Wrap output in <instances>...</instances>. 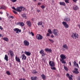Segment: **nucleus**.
<instances>
[{
    "mask_svg": "<svg viewBox=\"0 0 80 80\" xmlns=\"http://www.w3.org/2000/svg\"><path fill=\"white\" fill-rule=\"evenodd\" d=\"M36 38L38 40H40L43 39V37L41 35L38 34L37 35Z\"/></svg>",
    "mask_w": 80,
    "mask_h": 80,
    "instance_id": "3",
    "label": "nucleus"
},
{
    "mask_svg": "<svg viewBox=\"0 0 80 80\" xmlns=\"http://www.w3.org/2000/svg\"><path fill=\"white\" fill-rule=\"evenodd\" d=\"M49 65L51 67H54L55 66V63L53 61H50L49 62Z\"/></svg>",
    "mask_w": 80,
    "mask_h": 80,
    "instance_id": "7",
    "label": "nucleus"
},
{
    "mask_svg": "<svg viewBox=\"0 0 80 80\" xmlns=\"http://www.w3.org/2000/svg\"><path fill=\"white\" fill-rule=\"evenodd\" d=\"M26 24L29 27L32 26V23L30 21H27L26 22Z\"/></svg>",
    "mask_w": 80,
    "mask_h": 80,
    "instance_id": "12",
    "label": "nucleus"
},
{
    "mask_svg": "<svg viewBox=\"0 0 80 80\" xmlns=\"http://www.w3.org/2000/svg\"><path fill=\"white\" fill-rule=\"evenodd\" d=\"M42 21H41L40 22H38V25L39 26V25H42Z\"/></svg>",
    "mask_w": 80,
    "mask_h": 80,
    "instance_id": "28",
    "label": "nucleus"
},
{
    "mask_svg": "<svg viewBox=\"0 0 80 80\" xmlns=\"http://www.w3.org/2000/svg\"><path fill=\"white\" fill-rule=\"evenodd\" d=\"M14 31L16 32V33H18L21 32V30L19 29L18 28H15L13 29Z\"/></svg>",
    "mask_w": 80,
    "mask_h": 80,
    "instance_id": "4",
    "label": "nucleus"
},
{
    "mask_svg": "<svg viewBox=\"0 0 80 80\" xmlns=\"http://www.w3.org/2000/svg\"><path fill=\"white\" fill-rule=\"evenodd\" d=\"M62 48H65L66 49H68V45L66 44H65L64 45H63L62 46Z\"/></svg>",
    "mask_w": 80,
    "mask_h": 80,
    "instance_id": "19",
    "label": "nucleus"
},
{
    "mask_svg": "<svg viewBox=\"0 0 80 80\" xmlns=\"http://www.w3.org/2000/svg\"><path fill=\"white\" fill-rule=\"evenodd\" d=\"M53 33L55 35V36H58V30L57 29H53L52 31Z\"/></svg>",
    "mask_w": 80,
    "mask_h": 80,
    "instance_id": "8",
    "label": "nucleus"
},
{
    "mask_svg": "<svg viewBox=\"0 0 80 80\" xmlns=\"http://www.w3.org/2000/svg\"><path fill=\"white\" fill-rule=\"evenodd\" d=\"M3 39L4 41H5L7 42L9 40L8 39V38H6V37L3 38Z\"/></svg>",
    "mask_w": 80,
    "mask_h": 80,
    "instance_id": "26",
    "label": "nucleus"
},
{
    "mask_svg": "<svg viewBox=\"0 0 80 80\" xmlns=\"http://www.w3.org/2000/svg\"><path fill=\"white\" fill-rule=\"evenodd\" d=\"M0 29H1V30H3V28L2 26H0Z\"/></svg>",
    "mask_w": 80,
    "mask_h": 80,
    "instance_id": "47",
    "label": "nucleus"
},
{
    "mask_svg": "<svg viewBox=\"0 0 80 80\" xmlns=\"http://www.w3.org/2000/svg\"><path fill=\"white\" fill-rule=\"evenodd\" d=\"M26 56L24 54H22V59H24V60H26Z\"/></svg>",
    "mask_w": 80,
    "mask_h": 80,
    "instance_id": "25",
    "label": "nucleus"
},
{
    "mask_svg": "<svg viewBox=\"0 0 80 80\" xmlns=\"http://www.w3.org/2000/svg\"><path fill=\"white\" fill-rule=\"evenodd\" d=\"M68 78L70 80H73L72 78L70 76Z\"/></svg>",
    "mask_w": 80,
    "mask_h": 80,
    "instance_id": "37",
    "label": "nucleus"
},
{
    "mask_svg": "<svg viewBox=\"0 0 80 80\" xmlns=\"http://www.w3.org/2000/svg\"><path fill=\"white\" fill-rule=\"evenodd\" d=\"M22 17L23 18H24L25 19H26L27 18V17L25 15V14L24 13L22 14Z\"/></svg>",
    "mask_w": 80,
    "mask_h": 80,
    "instance_id": "30",
    "label": "nucleus"
},
{
    "mask_svg": "<svg viewBox=\"0 0 80 80\" xmlns=\"http://www.w3.org/2000/svg\"><path fill=\"white\" fill-rule=\"evenodd\" d=\"M10 53V56L11 57H12L14 56V54L13 51H12L11 50H9L8 51Z\"/></svg>",
    "mask_w": 80,
    "mask_h": 80,
    "instance_id": "11",
    "label": "nucleus"
},
{
    "mask_svg": "<svg viewBox=\"0 0 80 80\" xmlns=\"http://www.w3.org/2000/svg\"><path fill=\"white\" fill-rule=\"evenodd\" d=\"M41 8L42 9H44L45 8V6L44 5H42L41 6Z\"/></svg>",
    "mask_w": 80,
    "mask_h": 80,
    "instance_id": "38",
    "label": "nucleus"
},
{
    "mask_svg": "<svg viewBox=\"0 0 80 80\" xmlns=\"http://www.w3.org/2000/svg\"><path fill=\"white\" fill-rule=\"evenodd\" d=\"M74 70H75L73 71V72L74 73H75V74H78L79 73V72L78 71V69L76 68H75Z\"/></svg>",
    "mask_w": 80,
    "mask_h": 80,
    "instance_id": "6",
    "label": "nucleus"
},
{
    "mask_svg": "<svg viewBox=\"0 0 80 80\" xmlns=\"http://www.w3.org/2000/svg\"><path fill=\"white\" fill-rule=\"evenodd\" d=\"M2 19L1 18H0V20H2Z\"/></svg>",
    "mask_w": 80,
    "mask_h": 80,
    "instance_id": "62",
    "label": "nucleus"
},
{
    "mask_svg": "<svg viewBox=\"0 0 80 80\" xmlns=\"http://www.w3.org/2000/svg\"><path fill=\"white\" fill-rule=\"evenodd\" d=\"M69 64L70 66L72 65L71 62H69Z\"/></svg>",
    "mask_w": 80,
    "mask_h": 80,
    "instance_id": "56",
    "label": "nucleus"
},
{
    "mask_svg": "<svg viewBox=\"0 0 80 80\" xmlns=\"http://www.w3.org/2000/svg\"><path fill=\"white\" fill-rule=\"evenodd\" d=\"M41 3H40V2H38V5H40L41 4Z\"/></svg>",
    "mask_w": 80,
    "mask_h": 80,
    "instance_id": "52",
    "label": "nucleus"
},
{
    "mask_svg": "<svg viewBox=\"0 0 80 80\" xmlns=\"http://www.w3.org/2000/svg\"><path fill=\"white\" fill-rule=\"evenodd\" d=\"M37 12H40V10H38V9L37 10Z\"/></svg>",
    "mask_w": 80,
    "mask_h": 80,
    "instance_id": "50",
    "label": "nucleus"
},
{
    "mask_svg": "<svg viewBox=\"0 0 80 80\" xmlns=\"http://www.w3.org/2000/svg\"><path fill=\"white\" fill-rule=\"evenodd\" d=\"M32 72L34 74V73H37L38 72L37 71H36V70H32Z\"/></svg>",
    "mask_w": 80,
    "mask_h": 80,
    "instance_id": "29",
    "label": "nucleus"
},
{
    "mask_svg": "<svg viewBox=\"0 0 80 80\" xmlns=\"http://www.w3.org/2000/svg\"><path fill=\"white\" fill-rule=\"evenodd\" d=\"M76 66L78 67V68L79 67V65H78V63H77L76 64Z\"/></svg>",
    "mask_w": 80,
    "mask_h": 80,
    "instance_id": "51",
    "label": "nucleus"
},
{
    "mask_svg": "<svg viewBox=\"0 0 80 80\" xmlns=\"http://www.w3.org/2000/svg\"><path fill=\"white\" fill-rule=\"evenodd\" d=\"M10 53L9 52V53H8V55H10Z\"/></svg>",
    "mask_w": 80,
    "mask_h": 80,
    "instance_id": "59",
    "label": "nucleus"
},
{
    "mask_svg": "<svg viewBox=\"0 0 80 80\" xmlns=\"http://www.w3.org/2000/svg\"><path fill=\"white\" fill-rule=\"evenodd\" d=\"M15 59L16 61H18V62H20V60L19 58H18L17 56H15Z\"/></svg>",
    "mask_w": 80,
    "mask_h": 80,
    "instance_id": "22",
    "label": "nucleus"
},
{
    "mask_svg": "<svg viewBox=\"0 0 80 80\" xmlns=\"http://www.w3.org/2000/svg\"><path fill=\"white\" fill-rule=\"evenodd\" d=\"M77 62L76 61H74L73 62V66L74 67H76V65H77Z\"/></svg>",
    "mask_w": 80,
    "mask_h": 80,
    "instance_id": "33",
    "label": "nucleus"
},
{
    "mask_svg": "<svg viewBox=\"0 0 80 80\" xmlns=\"http://www.w3.org/2000/svg\"><path fill=\"white\" fill-rule=\"evenodd\" d=\"M51 69L53 70H55L56 69V68L55 67H51Z\"/></svg>",
    "mask_w": 80,
    "mask_h": 80,
    "instance_id": "32",
    "label": "nucleus"
},
{
    "mask_svg": "<svg viewBox=\"0 0 80 80\" xmlns=\"http://www.w3.org/2000/svg\"><path fill=\"white\" fill-rule=\"evenodd\" d=\"M69 0H65L64 1L66 3H69Z\"/></svg>",
    "mask_w": 80,
    "mask_h": 80,
    "instance_id": "40",
    "label": "nucleus"
},
{
    "mask_svg": "<svg viewBox=\"0 0 80 80\" xmlns=\"http://www.w3.org/2000/svg\"><path fill=\"white\" fill-rule=\"evenodd\" d=\"M70 76H71V78H72V77L73 78V76L72 75H70Z\"/></svg>",
    "mask_w": 80,
    "mask_h": 80,
    "instance_id": "57",
    "label": "nucleus"
},
{
    "mask_svg": "<svg viewBox=\"0 0 80 80\" xmlns=\"http://www.w3.org/2000/svg\"><path fill=\"white\" fill-rule=\"evenodd\" d=\"M20 9H20L22 10V9L23 7H20Z\"/></svg>",
    "mask_w": 80,
    "mask_h": 80,
    "instance_id": "55",
    "label": "nucleus"
},
{
    "mask_svg": "<svg viewBox=\"0 0 80 80\" xmlns=\"http://www.w3.org/2000/svg\"><path fill=\"white\" fill-rule=\"evenodd\" d=\"M79 64H80V61L79 62Z\"/></svg>",
    "mask_w": 80,
    "mask_h": 80,
    "instance_id": "64",
    "label": "nucleus"
},
{
    "mask_svg": "<svg viewBox=\"0 0 80 80\" xmlns=\"http://www.w3.org/2000/svg\"><path fill=\"white\" fill-rule=\"evenodd\" d=\"M66 76L68 77L69 78V77H70V75L69 73H68L66 74Z\"/></svg>",
    "mask_w": 80,
    "mask_h": 80,
    "instance_id": "41",
    "label": "nucleus"
},
{
    "mask_svg": "<svg viewBox=\"0 0 80 80\" xmlns=\"http://www.w3.org/2000/svg\"><path fill=\"white\" fill-rule=\"evenodd\" d=\"M16 11L19 12H21L22 10L20 9V7H18L16 8Z\"/></svg>",
    "mask_w": 80,
    "mask_h": 80,
    "instance_id": "13",
    "label": "nucleus"
},
{
    "mask_svg": "<svg viewBox=\"0 0 80 80\" xmlns=\"http://www.w3.org/2000/svg\"><path fill=\"white\" fill-rule=\"evenodd\" d=\"M13 13L15 14H17V12H15V11H13Z\"/></svg>",
    "mask_w": 80,
    "mask_h": 80,
    "instance_id": "44",
    "label": "nucleus"
},
{
    "mask_svg": "<svg viewBox=\"0 0 80 80\" xmlns=\"http://www.w3.org/2000/svg\"><path fill=\"white\" fill-rule=\"evenodd\" d=\"M70 18H68V17H66L65 18L64 21H67V22H68L70 21Z\"/></svg>",
    "mask_w": 80,
    "mask_h": 80,
    "instance_id": "21",
    "label": "nucleus"
},
{
    "mask_svg": "<svg viewBox=\"0 0 80 80\" xmlns=\"http://www.w3.org/2000/svg\"><path fill=\"white\" fill-rule=\"evenodd\" d=\"M31 35L32 36H34V34H33L32 32H31Z\"/></svg>",
    "mask_w": 80,
    "mask_h": 80,
    "instance_id": "45",
    "label": "nucleus"
},
{
    "mask_svg": "<svg viewBox=\"0 0 80 80\" xmlns=\"http://www.w3.org/2000/svg\"><path fill=\"white\" fill-rule=\"evenodd\" d=\"M23 43L25 46H28L29 45V42L27 40H24L23 41Z\"/></svg>",
    "mask_w": 80,
    "mask_h": 80,
    "instance_id": "9",
    "label": "nucleus"
},
{
    "mask_svg": "<svg viewBox=\"0 0 80 80\" xmlns=\"http://www.w3.org/2000/svg\"><path fill=\"white\" fill-rule=\"evenodd\" d=\"M64 68L65 70L68 71V68H67L66 67H65V66H64Z\"/></svg>",
    "mask_w": 80,
    "mask_h": 80,
    "instance_id": "34",
    "label": "nucleus"
},
{
    "mask_svg": "<svg viewBox=\"0 0 80 80\" xmlns=\"http://www.w3.org/2000/svg\"><path fill=\"white\" fill-rule=\"evenodd\" d=\"M59 4L61 6H65L66 5L65 2H59Z\"/></svg>",
    "mask_w": 80,
    "mask_h": 80,
    "instance_id": "17",
    "label": "nucleus"
},
{
    "mask_svg": "<svg viewBox=\"0 0 80 80\" xmlns=\"http://www.w3.org/2000/svg\"><path fill=\"white\" fill-rule=\"evenodd\" d=\"M6 73L7 74H8V75H11V73L10 72H9L8 71H7L6 72Z\"/></svg>",
    "mask_w": 80,
    "mask_h": 80,
    "instance_id": "35",
    "label": "nucleus"
},
{
    "mask_svg": "<svg viewBox=\"0 0 80 80\" xmlns=\"http://www.w3.org/2000/svg\"><path fill=\"white\" fill-rule=\"evenodd\" d=\"M39 53L42 55V57H44L46 55L44 53V51L43 50H41L39 52Z\"/></svg>",
    "mask_w": 80,
    "mask_h": 80,
    "instance_id": "10",
    "label": "nucleus"
},
{
    "mask_svg": "<svg viewBox=\"0 0 80 80\" xmlns=\"http://www.w3.org/2000/svg\"><path fill=\"white\" fill-rule=\"evenodd\" d=\"M61 59H60V61L62 62V63L65 64L66 62L64 59H65L66 58V57L64 55L62 54L60 56Z\"/></svg>",
    "mask_w": 80,
    "mask_h": 80,
    "instance_id": "1",
    "label": "nucleus"
},
{
    "mask_svg": "<svg viewBox=\"0 0 80 80\" xmlns=\"http://www.w3.org/2000/svg\"><path fill=\"white\" fill-rule=\"evenodd\" d=\"M49 41H50L51 42H52V43H53V42H54V41L53 40H52V39H49Z\"/></svg>",
    "mask_w": 80,
    "mask_h": 80,
    "instance_id": "36",
    "label": "nucleus"
},
{
    "mask_svg": "<svg viewBox=\"0 0 80 80\" xmlns=\"http://www.w3.org/2000/svg\"><path fill=\"white\" fill-rule=\"evenodd\" d=\"M41 77H42V78L43 80L46 79V76L44 74H42V75H41Z\"/></svg>",
    "mask_w": 80,
    "mask_h": 80,
    "instance_id": "20",
    "label": "nucleus"
},
{
    "mask_svg": "<svg viewBox=\"0 0 80 80\" xmlns=\"http://www.w3.org/2000/svg\"><path fill=\"white\" fill-rule=\"evenodd\" d=\"M10 18H14V17H13L12 16H10Z\"/></svg>",
    "mask_w": 80,
    "mask_h": 80,
    "instance_id": "49",
    "label": "nucleus"
},
{
    "mask_svg": "<svg viewBox=\"0 0 80 80\" xmlns=\"http://www.w3.org/2000/svg\"><path fill=\"white\" fill-rule=\"evenodd\" d=\"M79 37V35L78 34H77L76 33H73L71 35V37H72L74 39L75 38V39L78 38Z\"/></svg>",
    "mask_w": 80,
    "mask_h": 80,
    "instance_id": "2",
    "label": "nucleus"
},
{
    "mask_svg": "<svg viewBox=\"0 0 80 80\" xmlns=\"http://www.w3.org/2000/svg\"><path fill=\"white\" fill-rule=\"evenodd\" d=\"M47 36H50V34L49 33H47Z\"/></svg>",
    "mask_w": 80,
    "mask_h": 80,
    "instance_id": "46",
    "label": "nucleus"
},
{
    "mask_svg": "<svg viewBox=\"0 0 80 80\" xmlns=\"http://www.w3.org/2000/svg\"><path fill=\"white\" fill-rule=\"evenodd\" d=\"M78 0H73V1L75 2H76Z\"/></svg>",
    "mask_w": 80,
    "mask_h": 80,
    "instance_id": "48",
    "label": "nucleus"
},
{
    "mask_svg": "<svg viewBox=\"0 0 80 80\" xmlns=\"http://www.w3.org/2000/svg\"><path fill=\"white\" fill-rule=\"evenodd\" d=\"M19 80H22V78L20 79Z\"/></svg>",
    "mask_w": 80,
    "mask_h": 80,
    "instance_id": "61",
    "label": "nucleus"
},
{
    "mask_svg": "<svg viewBox=\"0 0 80 80\" xmlns=\"http://www.w3.org/2000/svg\"><path fill=\"white\" fill-rule=\"evenodd\" d=\"M77 79V80H80V76H78Z\"/></svg>",
    "mask_w": 80,
    "mask_h": 80,
    "instance_id": "42",
    "label": "nucleus"
},
{
    "mask_svg": "<svg viewBox=\"0 0 80 80\" xmlns=\"http://www.w3.org/2000/svg\"><path fill=\"white\" fill-rule=\"evenodd\" d=\"M35 2H36L37 1V0H33Z\"/></svg>",
    "mask_w": 80,
    "mask_h": 80,
    "instance_id": "60",
    "label": "nucleus"
},
{
    "mask_svg": "<svg viewBox=\"0 0 80 80\" xmlns=\"http://www.w3.org/2000/svg\"><path fill=\"white\" fill-rule=\"evenodd\" d=\"M11 1L12 2H15L17 1V0H11Z\"/></svg>",
    "mask_w": 80,
    "mask_h": 80,
    "instance_id": "39",
    "label": "nucleus"
},
{
    "mask_svg": "<svg viewBox=\"0 0 80 80\" xmlns=\"http://www.w3.org/2000/svg\"><path fill=\"white\" fill-rule=\"evenodd\" d=\"M25 54H26L27 56H30L31 55V53L25 51Z\"/></svg>",
    "mask_w": 80,
    "mask_h": 80,
    "instance_id": "16",
    "label": "nucleus"
},
{
    "mask_svg": "<svg viewBox=\"0 0 80 80\" xmlns=\"http://www.w3.org/2000/svg\"><path fill=\"white\" fill-rule=\"evenodd\" d=\"M48 32H49V33L50 34H52V30L50 29H49L48 30Z\"/></svg>",
    "mask_w": 80,
    "mask_h": 80,
    "instance_id": "31",
    "label": "nucleus"
},
{
    "mask_svg": "<svg viewBox=\"0 0 80 80\" xmlns=\"http://www.w3.org/2000/svg\"><path fill=\"white\" fill-rule=\"evenodd\" d=\"M32 21H34V19L33 18H32Z\"/></svg>",
    "mask_w": 80,
    "mask_h": 80,
    "instance_id": "58",
    "label": "nucleus"
},
{
    "mask_svg": "<svg viewBox=\"0 0 80 80\" xmlns=\"http://www.w3.org/2000/svg\"><path fill=\"white\" fill-rule=\"evenodd\" d=\"M25 10V8L24 7H23L22 8V10L24 11Z\"/></svg>",
    "mask_w": 80,
    "mask_h": 80,
    "instance_id": "54",
    "label": "nucleus"
},
{
    "mask_svg": "<svg viewBox=\"0 0 80 80\" xmlns=\"http://www.w3.org/2000/svg\"><path fill=\"white\" fill-rule=\"evenodd\" d=\"M12 9H14V10L16 11V9L14 7H12Z\"/></svg>",
    "mask_w": 80,
    "mask_h": 80,
    "instance_id": "43",
    "label": "nucleus"
},
{
    "mask_svg": "<svg viewBox=\"0 0 80 80\" xmlns=\"http://www.w3.org/2000/svg\"><path fill=\"white\" fill-rule=\"evenodd\" d=\"M63 25H64V27L66 28H68L69 27V25L67 24V23L65 22H62Z\"/></svg>",
    "mask_w": 80,
    "mask_h": 80,
    "instance_id": "5",
    "label": "nucleus"
},
{
    "mask_svg": "<svg viewBox=\"0 0 80 80\" xmlns=\"http://www.w3.org/2000/svg\"><path fill=\"white\" fill-rule=\"evenodd\" d=\"M23 80H26L25 78H23Z\"/></svg>",
    "mask_w": 80,
    "mask_h": 80,
    "instance_id": "63",
    "label": "nucleus"
},
{
    "mask_svg": "<svg viewBox=\"0 0 80 80\" xmlns=\"http://www.w3.org/2000/svg\"><path fill=\"white\" fill-rule=\"evenodd\" d=\"M1 8H0V9H6L7 8L5 5H2L0 6Z\"/></svg>",
    "mask_w": 80,
    "mask_h": 80,
    "instance_id": "18",
    "label": "nucleus"
},
{
    "mask_svg": "<svg viewBox=\"0 0 80 80\" xmlns=\"http://www.w3.org/2000/svg\"><path fill=\"white\" fill-rule=\"evenodd\" d=\"M51 38H53L54 37V36L53 35H52L51 36Z\"/></svg>",
    "mask_w": 80,
    "mask_h": 80,
    "instance_id": "53",
    "label": "nucleus"
},
{
    "mask_svg": "<svg viewBox=\"0 0 80 80\" xmlns=\"http://www.w3.org/2000/svg\"><path fill=\"white\" fill-rule=\"evenodd\" d=\"M19 24L21 27H22V26H24V24L22 22H20L19 23Z\"/></svg>",
    "mask_w": 80,
    "mask_h": 80,
    "instance_id": "27",
    "label": "nucleus"
},
{
    "mask_svg": "<svg viewBox=\"0 0 80 80\" xmlns=\"http://www.w3.org/2000/svg\"><path fill=\"white\" fill-rule=\"evenodd\" d=\"M45 51L46 52H52V50L51 49H48V48L45 49Z\"/></svg>",
    "mask_w": 80,
    "mask_h": 80,
    "instance_id": "24",
    "label": "nucleus"
},
{
    "mask_svg": "<svg viewBox=\"0 0 80 80\" xmlns=\"http://www.w3.org/2000/svg\"><path fill=\"white\" fill-rule=\"evenodd\" d=\"M73 8L74 10L76 11L79 9V8L77 5H75L73 7Z\"/></svg>",
    "mask_w": 80,
    "mask_h": 80,
    "instance_id": "14",
    "label": "nucleus"
},
{
    "mask_svg": "<svg viewBox=\"0 0 80 80\" xmlns=\"http://www.w3.org/2000/svg\"><path fill=\"white\" fill-rule=\"evenodd\" d=\"M4 60H6L7 61H8V57L7 55H5Z\"/></svg>",
    "mask_w": 80,
    "mask_h": 80,
    "instance_id": "23",
    "label": "nucleus"
},
{
    "mask_svg": "<svg viewBox=\"0 0 80 80\" xmlns=\"http://www.w3.org/2000/svg\"><path fill=\"white\" fill-rule=\"evenodd\" d=\"M37 77L36 76H32L30 78V79L31 80H37Z\"/></svg>",
    "mask_w": 80,
    "mask_h": 80,
    "instance_id": "15",
    "label": "nucleus"
}]
</instances>
